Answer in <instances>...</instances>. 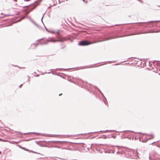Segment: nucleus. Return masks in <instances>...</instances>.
<instances>
[{
  "instance_id": "obj_10",
  "label": "nucleus",
  "mask_w": 160,
  "mask_h": 160,
  "mask_svg": "<svg viewBox=\"0 0 160 160\" xmlns=\"http://www.w3.org/2000/svg\"><path fill=\"white\" fill-rule=\"evenodd\" d=\"M22 85H21L20 86V87L21 86H22Z\"/></svg>"
},
{
  "instance_id": "obj_7",
  "label": "nucleus",
  "mask_w": 160,
  "mask_h": 160,
  "mask_svg": "<svg viewBox=\"0 0 160 160\" xmlns=\"http://www.w3.org/2000/svg\"><path fill=\"white\" fill-rule=\"evenodd\" d=\"M1 153V151H0V154Z\"/></svg>"
},
{
  "instance_id": "obj_6",
  "label": "nucleus",
  "mask_w": 160,
  "mask_h": 160,
  "mask_svg": "<svg viewBox=\"0 0 160 160\" xmlns=\"http://www.w3.org/2000/svg\"><path fill=\"white\" fill-rule=\"evenodd\" d=\"M36 7V6H35V7H34V8L32 9L35 8V7Z\"/></svg>"
},
{
  "instance_id": "obj_8",
  "label": "nucleus",
  "mask_w": 160,
  "mask_h": 160,
  "mask_svg": "<svg viewBox=\"0 0 160 160\" xmlns=\"http://www.w3.org/2000/svg\"><path fill=\"white\" fill-rule=\"evenodd\" d=\"M83 1H85V0H83Z\"/></svg>"
},
{
  "instance_id": "obj_1",
  "label": "nucleus",
  "mask_w": 160,
  "mask_h": 160,
  "mask_svg": "<svg viewBox=\"0 0 160 160\" xmlns=\"http://www.w3.org/2000/svg\"><path fill=\"white\" fill-rule=\"evenodd\" d=\"M48 42H56L62 41V39L60 38L57 37V39L54 38H49L48 40Z\"/></svg>"
},
{
  "instance_id": "obj_2",
  "label": "nucleus",
  "mask_w": 160,
  "mask_h": 160,
  "mask_svg": "<svg viewBox=\"0 0 160 160\" xmlns=\"http://www.w3.org/2000/svg\"><path fill=\"white\" fill-rule=\"evenodd\" d=\"M94 43V42H93V43L89 42L87 41H81V42H80L78 44H79V45H81V46H85V45H90L92 43Z\"/></svg>"
},
{
  "instance_id": "obj_4",
  "label": "nucleus",
  "mask_w": 160,
  "mask_h": 160,
  "mask_svg": "<svg viewBox=\"0 0 160 160\" xmlns=\"http://www.w3.org/2000/svg\"><path fill=\"white\" fill-rule=\"evenodd\" d=\"M147 138H148L149 139H150V138H149V137H150V136H147Z\"/></svg>"
},
{
  "instance_id": "obj_5",
  "label": "nucleus",
  "mask_w": 160,
  "mask_h": 160,
  "mask_svg": "<svg viewBox=\"0 0 160 160\" xmlns=\"http://www.w3.org/2000/svg\"><path fill=\"white\" fill-rule=\"evenodd\" d=\"M62 95V94H59V96H61V95Z\"/></svg>"
},
{
  "instance_id": "obj_3",
  "label": "nucleus",
  "mask_w": 160,
  "mask_h": 160,
  "mask_svg": "<svg viewBox=\"0 0 160 160\" xmlns=\"http://www.w3.org/2000/svg\"><path fill=\"white\" fill-rule=\"evenodd\" d=\"M64 142V141H59V142L60 143H62L63 142Z\"/></svg>"
},
{
  "instance_id": "obj_9",
  "label": "nucleus",
  "mask_w": 160,
  "mask_h": 160,
  "mask_svg": "<svg viewBox=\"0 0 160 160\" xmlns=\"http://www.w3.org/2000/svg\"><path fill=\"white\" fill-rule=\"evenodd\" d=\"M87 2H88L87 1H86L85 2H86V3H87Z\"/></svg>"
}]
</instances>
